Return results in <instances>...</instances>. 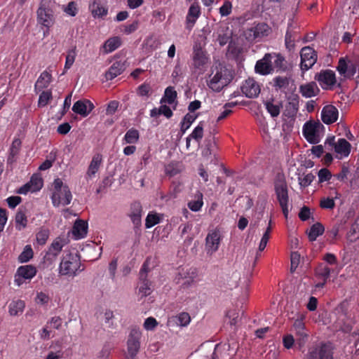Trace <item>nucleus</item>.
<instances>
[{
    "mask_svg": "<svg viewBox=\"0 0 359 359\" xmlns=\"http://www.w3.org/2000/svg\"><path fill=\"white\" fill-rule=\"evenodd\" d=\"M348 239L353 242L359 238V226H350L347 232Z\"/></svg>",
    "mask_w": 359,
    "mask_h": 359,
    "instance_id": "obj_61",
    "label": "nucleus"
},
{
    "mask_svg": "<svg viewBox=\"0 0 359 359\" xmlns=\"http://www.w3.org/2000/svg\"><path fill=\"white\" fill-rule=\"evenodd\" d=\"M308 337L309 334L306 329L295 331L296 346H297L299 349L304 346Z\"/></svg>",
    "mask_w": 359,
    "mask_h": 359,
    "instance_id": "obj_44",
    "label": "nucleus"
},
{
    "mask_svg": "<svg viewBox=\"0 0 359 359\" xmlns=\"http://www.w3.org/2000/svg\"><path fill=\"white\" fill-rule=\"evenodd\" d=\"M198 280V273L196 268L191 266L180 267L175 278L177 284L184 287H188Z\"/></svg>",
    "mask_w": 359,
    "mask_h": 359,
    "instance_id": "obj_6",
    "label": "nucleus"
},
{
    "mask_svg": "<svg viewBox=\"0 0 359 359\" xmlns=\"http://www.w3.org/2000/svg\"><path fill=\"white\" fill-rule=\"evenodd\" d=\"M139 27V22L135 20L129 25H123L121 27V31L126 34H130L135 32Z\"/></svg>",
    "mask_w": 359,
    "mask_h": 359,
    "instance_id": "obj_58",
    "label": "nucleus"
},
{
    "mask_svg": "<svg viewBox=\"0 0 359 359\" xmlns=\"http://www.w3.org/2000/svg\"><path fill=\"white\" fill-rule=\"evenodd\" d=\"M142 208L140 202L135 201L130 205L129 217L133 224H140Z\"/></svg>",
    "mask_w": 359,
    "mask_h": 359,
    "instance_id": "obj_28",
    "label": "nucleus"
},
{
    "mask_svg": "<svg viewBox=\"0 0 359 359\" xmlns=\"http://www.w3.org/2000/svg\"><path fill=\"white\" fill-rule=\"evenodd\" d=\"M337 69L341 76L348 79L353 77L356 73V65L350 60L346 62L344 57L339 59Z\"/></svg>",
    "mask_w": 359,
    "mask_h": 359,
    "instance_id": "obj_18",
    "label": "nucleus"
},
{
    "mask_svg": "<svg viewBox=\"0 0 359 359\" xmlns=\"http://www.w3.org/2000/svg\"><path fill=\"white\" fill-rule=\"evenodd\" d=\"M36 273V269L32 265L22 266L18 269V274L25 279H32Z\"/></svg>",
    "mask_w": 359,
    "mask_h": 359,
    "instance_id": "obj_37",
    "label": "nucleus"
},
{
    "mask_svg": "<svg viewBox=\"0 0 359 359\" xmlns=\"http://www.w3.org/2000/svg\"><path fill=\"white\" fill-rule=\"evenodd\" d=\"M25 307V303L21 299L13 300L8 306V313L11 316H16L22 314Z\"/></svg>",
    "mask_w": 359,
    "mask_h": 359,
    "instance_id": "obj_32",
    "label": "nucleus"
},
{
    "mask_svg": "<svg viewBox=\"0 0 359 359\" xmlns=\"http://www.w3.org/2000/svg\"><path fill=\"white\" fill-rule=\"evenodd\" d=\"M50 0H41L37 10V21L43 26L49 28L55 21L53 10L50 8Z\"/></svg>",
    "mask_w": 359,
    "mask_h": 359,
    "instance_id": "obj_8",
    "label": "nucleus"
},
{
    "mask_svg": "<svg viewBox=\"0 0 359 359\" xmlns=\"http://www.w3.org/2000/svg\"><path fill=\"white\" fill-rule=\"evenodd\" d=\"M301 56V69L308 70L311 68L317 61V53L310 46H305L302 48Z\"/></svg>",
    "mask_w": 359,
    "mask_h": 359,
    "instance_id": "obj_14",
    "label": "nucleus"
},
{
    "mask_svg": "<svg viewBox=\"0 0 359 359\" xmlns=\"http://www.w3.org/2000/svg\"><path fill=\"white\" fill-rule=\"evenodd\" d=\"M102 161V156L100 154H96L93 156L90 163L86 172V176L91 178L99 170Z\"/></svg>",
    "mask_w": 359,
    "mask_h": 359,
    "instance_id": "obj_29",
    "label": "nucleus"
},
{
    "mask_svg": "<svg viewBox=\"0 0 359 359\" xmlns=\"http://www.w3.org/2000/svg\"><path fill=\"white\" fill-rule=\"evenodd\" d=\"M274 189L277 199L279 202L283 212L285 216L288 212V189L285 178L283 175L278 173L274 181Z\"/></svg>",
    "mask_w": 359,
    "mask_h": 359,
    "instance_id": "obj_4",
    "label": "nucleus"
},
{
    "mask_svg": "<svg viewBox=\"0 0 359 359\" xmlns=\"http://www.w3.org/2000/svg\"><path fill=\"white\" fill-rule=\"evenodd\" d=\"M121 44V39L118 36H114L105 41L104 48L107 53H111L118 48Z\"/></svg>",
    "mask_w": 359,
    "mask_h": 359,
    "instance_id": "obj_42",
    "label": "nucleus"
},
{
    "mask_svg": "<svg viewBox=\"0 0 359 359\" xmlns=\"http://www.w3.org/2000/svg\"><path fill=\"white\" fill-rule=\"evenodd\" d=\"M126 68V62L116 61L112 64L109 70L106 72L105 77L107 80H112L117 76L121 74Z\"/></svg>",
    "mask_w": 359,
    "mask_h": 359,
    "instance_id": "obj_26",
    "label": "nucleus"
},
{
    "mask_svg": "<svg viewBox=\"0 0 359 359\" xmlns=\"http://www.w3.org/2000/svg\"><path fill=\"white\" fill-rule=\"evenodd\" d=\"M285 41L286 48L289 50H291L292 49L294 48V41H295V36H294V34H292L290 31H287L286 34H285Z\"/></svg>",
    "mask_w": 359,
    "mask_h": 359,
    "instance_id": "obj_63",
    "label": "nucleus"
},
{
    "mask_svg": "<svg viewBox=\"0 0 359 359\" xmlns=\"http://www.w3.org/2000/svg\"><path fill=\"white\" fill-rule=\"evenodd\" d=\"M52 99V93L50 91H43L39 95V106L45 107Z\"/></svg>",
    "mask_w": 359,
    "mask_h": 359,
    "instance_id": "obj_60",
    "label": "nucleus"
},
{
    "mask_svg": "<svg viewBox=\"0 0 359 359\" xmlns=\"http://www.w3.org/2000/svg\"><path fill=\"white\" fill-rule=\"evenodd\" d=\"M28 184L32 189V192H34L41 189L43 180L39 175H33Z\"/></svg>",
    "mask_w": 359,
    "mask_h": 359,
    "instance_id": "obj_50",
    "label": "nucleus"
},
{
    "mask_svg": "<svg viewBox=\"0 0 359 359\" xmlns=\"http://www.w3.org/2000/svg\"><path fill=\"white\" fill-rule=\"evenodd\" d=\"M332 269L325 264H320L316 269V277L319 282L315 285V291L324 287Z\"/></svg>",
    "mask_w": 359,
    "mask_h": 359,
    "instance_id": "obj_17",
    "label": "nucleus"
},
{
    "mask_svg": "<svg viewBox=\"0 0 359 359\" xmlns=\"http://www.w3.org/2000/svg\"><path fill=\"white\" fill-rule=\"evenodd\" d=\"M208 86L215 91L219 92L231 81L233 76L229 69L220 62L212 66Z\"/></svg>",
    "mask_w": 359,
    "mask_h": 359,
    "instance_id": "obj_1",
    "label": "nucleus"
},
{
    "mask_svg": "<svg viewBox=\"0 0 359 359\" xmlns=\"http://www.w3.org/2000/svg\"><path fill=\"white\" fill-rule=\"evenodd\" d=\"M163 215L155 212H150L147 218L145 224H158L163 222Z\"/></svg>",
    "mask_w": 359,
    "mask_h": 359,
    "instance_id": "obj_48",
    "label": "nucleus"
},
{
    "mask_svg": "<svg viewBox=\"0 0 359 359\" xmlns=\"http://www.w3.org/2000/svg\"><path fill=\"white\" fill-rule=\"evenodd\" d=\"M20 147L21 141L19 139H15L10 148V154L7 159L8 163H13L16 161V157L19 154Z\"/></svg>",
    "mask_w": 359,
    "mask_h": 359,
    "instance_id": "obj_38",
    "label": "nucleus"
},
{
    "mask_svg": "<svg viewBox=\"0 0 359 359\" xmlns=\"http://www.w3.org/2000/svg\"><path fill=\"white\" fill-rule=\"evenodd\" d=\"M49 237V231L46 229H41L36 235V240L39 245H43L46 243Z\"/></svg>",
    "mask_w": 359,
    "mask_h": 359,
    "instance_id": "obj_55",
    "label": "nucleus"
},
{
    "mask_svg": "<svg viewBox=\"0 0 359 359\" xmlns=\"http://www.w3.org/2000/svg\"><path fill=\"white\" fill-rule=\"evenodd\" d=\"M351 147V144L346 140L341 138L336 143L334 146V151L337 154L347 156L350 154Z\"/></svg>",
    "mask_w": 359,
    "mask_h": 359,
    "instance_id": "obj_34",
    "label": "nucleus"
},
{
    "mask_svg": "<svg viewBox=\"0 0 359 359\" xmlns=\"http://www.w3.org/2000/svg\"><path fill=\"white\" fill-rule=\"evenodd\" d=\"M315 178V175H313L312 173H309L304 176H299L298 177L299 184L301 187H307L311 184V182L314 180Z\"/></svg>",
    "mask_w": 359,
    "mask_h": 359,
    "instance_id": "obj_56",
    "label": "nucleus"
},
{
    "mask_svg": "<svg viewBox=\"0 0 359 359\" xmlns=\"http://www.w3.org/2000/svg\"><path fill=\"white\" fill-rule=\"evenodd\" d=\"M150 262L151 259L148 258L143 264L140 271V281L138 283V294L142 297L149 295L152 290L151 282L147 280V273L150 271Z\"/></svg>",
    "mask_w": 359,
    "mask_h": 359,
    "instance_id": "obj_9",
    "label": "nucleus"
},
{
    "mask_svg": "<svg viewBox=\"0 0 359 359\" xmlns=\"http://www.w3.org/2000/svg\"><path fill=\"white\" fill-rule=\"evenodd\" d=\"M28 210L25 207H21L19 208L15 215V222L18 224H25L28 222Z\"/></svg>",
    "mask_w": 359,
    "mask_h": 359,
    "instance_id": "obj_46",
    "label": "nucleus"
},
{
    "mask_svg": "<svg viewBox=\"0 0 359 359\" xmlns=\"http://www.w3.org/2000/svg\"><path fill=\"white\" fill-rule=\"evenodd\" d=\"M34 255V252L31 245H27L24 248L23 251L18 257V261L20 263H25L29 262Z\"/></svg>",
    "mask_w": 359,
    "mask_h": 359,
    "instance_id": "obj_47",
    "label": "nucleus"
},
{
    "mask_svg": "<svg viewBox=\"0 0 359 359\" xmlns=\"http://www.w3.org/2000/svg\"><path fill=\"white\" fill-rule=\"evenodd\" d=\"M203 194L197 191L195 195V200L191 201L188 203V207L193 211H198L203 205Z\"/></svg>",
    "mask_w": 359,
    "mask_h": 359,
    "instance_id": "obj_45",
    "label": "nucleus"
},
{
    "mask_svg": "<svg viewBox=\"0 0 359 359\" xmlns=\"http://www.w3.org/2000/svg\"><path fill=\"white\" fill-rule=\"evenodd\" d=\"M241 90L246 97L253 98L259 95L260 87L253 79L250 78L242 85Z\"/></svg>",
    "mask_w": 359,
    "mask_h": 359,
    "instance_id": "obj_20",
    "label": "nucleus"
},
{
    "mask_svg": "<svg viewBox=\"0 0 359 359\" xmlns=\"http://www.w3.org/2000/svg\"><path fill=\"white\" fill-rule=\"evenodd\" d=\"M81 261L76 254H66L60 262L59 274L60 276L74 277L79 272L83 271V269H81Z\"/></svg>",
    "mask_w": 359,
    "mask_h": 359,
    "instance_id": "obj_2",
    "label": "nucleus"
},
{
    "mask_svg": "<svg viewBox=\"0 0 359 359\" xmlns=\"http://www.w3.org/2000/svg\"><path fill=\"white\" fill-rule=\"evenodd\" d=\"M53 186L55 189L52 196L53 205L55 206H59L60 204L63 205L69 204L72 196L68 187L63 185L62 180L59 178L55 180Z\"/></svg>",
    "mask_w": 359,
    "mask_h": 359,
    "instance_id": "obj_5",
    "label": "nucleus"
},
{
    "mask_svg": "<svg viewBox=\"0 0 359 359\" xmlns=\"http://www.w3.org/2000/svg\"><path fill=\"white\" fill-rule=\"evenodd\" d=\"M232 30L226 25H220L217 31V41L221 46L228 43L232 37Z\"/></svg>",
    "mask_w": 359,
    "mask_h": 359,
    "instance_id": "obj_25",
    "label": "nucleus"
},
{
    "mask_svg": "<svg viewBox=\"0 0 359 359\" xmlns=\"http://www.w3.org/2000/svg\"><path fill=\"white\" fill-rule=\"evenodd\" d=\"M272 56L273 64L274 67L279 70L286 71L287 69V62L285 57L280 54L271 53Z\"/></svg>",
    "mask_w": 359,
    "mask_h": 359,
    "instance_id": "obj_41",
    "label": "nucleus"
},
{
    "mask_svg": "<svg viewBox=\"0 0 359 359\" xmlns=\"http://www.w3.org/2000/svg\"><path fill=\"white\" fill-rule=\"evenodd\" d=\"M272 32L271 28L265 22L254 23L243 32L245 39L250 43L259 42L267 37Z\"/></svg>",
    "mask_w": 359,
    "mask_h": 359,
    "instance_id": "obj_3",
    "label": "nucleus"
},
{
    "mask_svg": "<svg viewBox=\"0 0 359 359\" xmlns=\"http://www.w3.org/2000/svg\"><path fill=\"white\" fill-rule=\"evenodd\" d=\"M209 62L207 53L200 46H194L192 53L191 68L193 72L202 74L205 72Z\"/></svg>",
    "mask_w": 359,
    "mask_h": 359,
    "instance_id": "obj_7",
    "label": "nucleus"
},
{
    "mask_svg": "<svg viewBox=\"0 0 359 359\" xmlns=\"http://www.w3.org/2000/svg\"><path fill=\"white\" fill-rule=\"evenodd\" d=\"M76 53V47H74L71 50L67 52V55L66 57V62L65 69H69L72 65L74 64L75 60Z\"/></svg>",
    "mask_w": 359,
    "mask_h": 359,
    "instance_id": "obj_59",
    "label": "nucleus"
},
{
    "mask_svg": "<svg viewBox=\"0 0 359 359\" xmlns=\"http://www.w3.org/2000/svg\"><path fill=\"white\" fill-rule=\"evenodd\" d=\"M290 77L287 76H278L273 78L272 86L276 91H284L290 84Z\"/></svg>",
    "mask_w": 359,
    "mask_h": 359,
    "instance_id": "obj_31",
    "label": "nucleus"
},
{
    "mask_svg": "<svg viewBox=\"0 0 359 359\" xmlns=\"http://www.w3.org/2000/svg\"><path fill=\"white\" fill-rule=\"evenodd\" d=\"M290 271L293 273L301 262V255L297 251H292L290 255Z\"/></svg>",
    "mask_w": 359,
    "mask_h": 359,
    "instance_id": "obj_54",
    "label": "nucleus"
},
{
    "mask_svg": "<svg viewBox=\"0 0 359 359\" xmlns=\"http://www.w3.org/2000/svg\"><path fill=\"white\" fill-rule=\"evenodd\" d=\"M315 79L320 83L323 88L332 86L336 83L335 74L333 71L330 69L322 70L316 75Z\"/></svg>",
    "mask_w": 359,
    "mask_h": 359,
    "instance_id": "obj_19",
    "label": "nucleus"
},
{
    "mask_svg": "<svg viewBox=\"0 0 359 359\" xmlns=\"http://www.w3.org/2000/svg\"><path fill=\"white\" fill-rule=\"evenodd\" d=\"M196 118V116L191 115L190 114H187L181 123V128L180 130L182 134H184L186 130L191 126V123Z\"/></svg>",
    "mask_w": 359,
    "mask_h": 359,
    "instance_id": "obj_51",
    "label": "nucleus"
},
{
    "mask_svg": "<svg viewBox=\"0 0 359 359\" xmlns=\"http://www.w3.org/2000/svg\"><path fill=\"white\" fill-rule=\"evenodd\" d=\"M299 109V97L297 95H293L288 99V103L286 105L285 115L289 118H293L296 116Z\"/></svg>",
    "mask_w": 359,
    "mask_h": 359,
    "instance_id": "obj_27",
    "label": "nucleus"
},
{
    "mask_svg": "<svg viewBox=\"0 0 359 359\" xmlns=\"http://www.w3.org/2000/svg\"><path fill=\"white\" fill-rule=\"evenodd\" d=\"M309 359H332V356L329 348L322 345L309 351Z\"/></svg>",
    "mask_w": 359,
    "mask_h": 359,
    "instance_id": "obj_24",
    "label": "nucleus"
},
{
    "mask_svg": "<svg viewBox=\"0 0 359 359\" xmlns=\"http://www.w3.org/2000/svg\"><path fill=\"white\" fill-rule=\"evenodd\" d=\"M177 97V92L173 87L169 86L165 90L164 98L165 101L169 104H172Z\"/></svg>",
    "mask_w": 359,
    "mask_h": 359,
    "instance_id": "obj_53",
    "label": "nucleus"
},
{
    "mask_svg": "<svg viewBox=\"0 0 359 359\" xmlns=\"http://www.w3.org/2000/svg\"><path fill=\"white\" fill-rule=\"evenodd\" d=\"M283 344L285 348L290 349L296 345V340L292 334H287L283 339Z\"/></svg>",
    "mask_w": 359,
    "mask_h": 359,
    "instance_id": "obj_64",
    "label": "nucleus"
},
{
    "mask_svg": "<svg viewBox=\"0 0 359 359\" xmlns=\"http://www.w3.org/2000/svg\"><path fill=\"white\" fill-rule=\"evenodd\" d=\"M50 81L51 75L47 72H43L37 79L35 84V88L39 90L43 89L48 87Z\"/></svg>",
    "mask_w": 359,
    "mask_h": 359,
    "instance_id": "obj_40",
    "label": "nucleus"
},
{
    "mask_svg": "<svg viewBox=\"0 0 359 359\" xmlns=\"http://www.w3.org/2000/svg\"><path fill=\"white\" fill-rule=\"evenodd\" d=\"M338 118V110L333 105H327L321 111V119L325 124L335 122Z\"/></svg>",
    "mask_w": 359,
    "mask_h": 359,
    "instance_id": "obj_22",
    "label": "nucleus"
},
{
    "mask_svg": "<svg viewBox=\"0 0 359 359\" xmlns=\"http://www.w3.org/2000/svg\"><path fill=\"white\" fill-rule=\"evenodd\" d=\"M177 324L181 327H187L191 322V317L187 312H182L177 316Z\"/></svg>",
    "mask_w": 359,
    "mask_h": 359,
    "instance_id": "obj_52",
    "label": "nucleus"
},
{
    "mask_svg": "<svg viewBox=\"0 0 359 359\" xmlns=\"http://www.w3.org/2000/svg\"><path fill=\"white\" fill-rule=\"evenodd\" d=\"M325 231L324 226H311L307 229L306 233L310 241H314L316 238L322 235Z\"/></svg>",
    "mask_w": 359,
    "mask_h": 359,
    "instance_id": "obj_39",
    "label": "nucleus"
},
{
    "mask_svg": "<svg viewBox=\"0 0 359 359\" xmlns=\"http://www.w3.org/2000/svg\"><path fill=\"white\" fill-rule=\"evenodd\" d=\"M88 226H73L71 231L72 238L79 240L83 238L88 233Z\"/></svg>",
    "mask_w": 359,
    "mask_h": 359,
    "instance_id": "obj_43",
    "label": "nucleus"
},
{
    "mask_svg": "<svg viewBox=\"0 0 359 359\" xmlns=\"http://www.w3.org/2000/svg\"><path fill=\"white\" fill-rule=\"evenodd\" d=\"M323 126L320 121H307L303 127V134L306 140L311 144L320 142L319 130Z\"/></svg>",
    "mask_w": 359,
    "mask_h": 359,
    "instance_id": "obj_13",
    "label": "nucleus"
},
{
    "mask_svg": "<svg viewBox=\"0 0 359 359\" xmlns=\"http://www.w3.org/2000/svg\"><path fill=\"white\" fill-rule=\"evenodd\" d=\"M201 13L200 6L198 4L194 3L189 8L188 14L187 16V22L188 24L193 25Z\"/></svg>",
    "mask_w": 359,
    "mask_h": 359,
    "instance_id": "obj_36",
    "label": "nucleus"
},
{
    "mask_svg": "<svg viewBox=\"0 0 359 359\" xmlns=\"http://www.w3.org/2000/svg\"><path fill=\"white\" fill-rule=\"evenodd\" d=\"M272 56L271 53H266L264 57L259 60L255 65V72L262 75H268L273 71Z\"/></svg>",
    "mask_w": 359,
    "mask_h": 359,
    "instance_id": "obj_16",
    "label": "nucleus"
},
{
    "mask_svg": "<svg viewBox=\"0 0 359 359\" xmlns=\"http://www.w3.org/2000/svg\"><path fill=\"white\" fill-rule=\"evenodd\" d=\"M142 332L138 328L131 330L127 341V358L133 359L137 354L140 348V339Z\"/></svg>",
    "mask_w": 359,
    "mask_h": 359,
    "instance_id": "obj_12",
    "label": "nucleus"
},
{
    "mask_svg": "<svg viewBox=\"0 0 359 359\" xmlns=\"http://www.w3.org/2000/svg\"><path fill=\"white\" fill-rule=\"evenodd\" d=\"M89 8L94 17H102L107 13V10L101 6L99 0H91Z\"/></svg>",
    "mask_w": 359,
    "mask_h": 359,
    "instance_id": "obj_35",
    "label": "nucleus"
},
{
    "mask_svg": "<svg viewBox=\"0 0 359 359\" xmlns=\"http://www.w3.org/2000/svg\"><path fill=\"white\" fill-rule=\"evenodd\" d=\"M300 93L305 97H311L316 96L320 91L315 82H310L305 85H302L299 88Z\"/></svg>",
    "mask_w": 359,
    "mask_h": 359,
    "instance_id": "obj_30",
    "label": "nucleus"
},
{
    "mask_svg": "<svg viewBox=\"0 0 359 359\" xmlns=\"http://www.w3.org/2000/svg\"><path fill=\"white\" fill-rule=\"evenodd\" d=\"M94 108L93 103L88 100L76 101L72 107V111L83 117L87 116Z\"/></svg>",
    "mask_w": 359,
    "mask_h": 359,
    "instance_id": "obj_21",
    "label": "nucleus"
},
{
    "mask_svg": "<svg viewBox=\"0 0 359 359\" xmlns=\"http://www.w3.org/2000/svg\"><path fill=\"white\" fill-rule=\"evenodd\" d=\"M227 285L231 290L240 286L243 297L246 298L250 288V278L248 276L241 278L240 273L234 271L227 280Z\"/></svg>",
    "mask_w": 359,
    "mask_h": 359,
    "instance_id": "obj_10",
    "label": "nucleus"
},
{
    "mask_svg": "<svg viewBox=\"0 0 359 359\" xmlns=\"http://www.w3.org/2000/svg\"><path fill=\"white\" fill-rule=\"evenodd\" d=\"M265 107L267 111L272 117H277L280 112V109L283 107L281 102H276L273 99L266 100L264 102Z\"/></svg>",
    "mask_w": 359,
    "mask_h": 359,
    "instance_id": "obj_33",
    "label": "nucleus"
},
{
    "mask_svg": "<svg viewBox=\"0 0 359 359\" xmlns=\"http://www.w3.org/2000/svg\"><path fill=\"white\" fill-rule=\"evenodd\" d=\"M271 226H268L265 229L258 230V233L261 236V240L259 244L258 250L256 253L255 261H257L260 257V252L265 249L267 243L271 237Z\"/></svg>",
    "mask_w": 359,
    "mask_h": 359,
    "instance_id": "obj_23",
    "label": "nucleus"
},
{
    "mask_svg": "<svg viewBox=\"0 0 359 359\" xmlns=\"http://www.w3.org/2000/svg\"><path fill=\"white\" fill-rule=\"evenodd\" d=\"M229 323L232 326L237 325L239 320V311L237 309H231L226 313Z\"/></svg>",
    "mask_w": 359,
    "mask_h": 359,
    "instance_id": "obj_57",
    "label": "nucleus"
},
{
    "mask_svg": "<svg viewBox=\"0 0 359 359\" xmlns=\"http://www.w3.org/2000/svg\"><path fill=\"white\" fill-rule=\"evenodd\" d=\"M65 244L66 241L65 238L61 237L56 238L52 242L43 257L44 263L48 265L53 264Z\"/></svg>",
    "mask_w": 359,
    "mask_h": 359,
    "instance_id": "obj_11",
    "label": "nucleus"
},
{
    "mask_svg": "<svg viewBox=\"0 0 359 359\" xmlns=\"http://www.w3.org/2000/svg\"><path fill=\"white\" fill-rule=\"evenodd\" d=\"M203 135V124L201 122L193 130L190 136L191 138L196 140V141L199 142L202 138Z\"/></svg>",
    "mask_w": 359,
    "mask_h": 359,
    "instance_id": "obj_62",
    "label": "nucleus"
},
{
    "mask_svg": "<svg viewBox=\"0 0 359 359\" xmlns=\"http://www.w3.org/2000/svg\"><path fill=\"white\" fill-rule=\"evenodd\" d=\"M139 140V132L133 128L127 131L124 137V141L127 144L136 143Z\"/></svg>",
    "mask_w": 359,
    "mask_h": 359,
    "instance_id": "obj_49",
    "label": "nucleus"
},
{
    "mask_svg": "<svg viewBox=\"0 0 359 359\" xmlns=\"http://www.w3.org/2000/svg\"><path fill=\"white\" fill-rule=\"evenodd\" d=\"M221 238V232L217 229L208 232L205 238V250L208 254L212 255L218 250Z\"/></svg>",
    "mask_w": 359,
    "mask_h": 359,
    "instance_id": "obj_15",
    "label": "nucleus"
}]
</instances>
